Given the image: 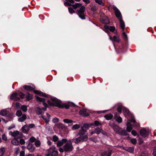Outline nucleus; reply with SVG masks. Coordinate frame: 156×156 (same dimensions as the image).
<instances>
[{
  "mask_svg": "<svg viewBox=\"0 0 156 156\" xmlns=\"http://www.w3.org/2000/svg\"><path fill=\"white\" fill-rule=\"evenodd\" d=\"M113 9L115 11V14L116 16L119 21L120 27L122 29V35L126 40H127L128 38L127 36L124 31L125 24L124 22L122 19V15L121 13L119 10L114 5L113 6Z\"/></svg>",
  "mask_w": 156,
  "mask_h": 156,
  "instance_id": "1",
  "label": "nucleus"
},
{
  "mask_svg": "<svg viewBox=\"0 0 156 156\" xmlns=\"http://www.w3.org/2000/svg\"><path fill=\"white\" fill-rule=\"evenodd\" d=\"M73 9H77V14L79 17L82 20L86 19V15L85 14V8L82 5V4L77 3L72 5Z\"/></svg>",
  "mask_w": 156,
  "mask_h": 156,
  "instance_id": "2",
  "label": "nucleus"
},
{
  "mask_svg": "<svg viewBox=\"0 0 156 156\" xmlns=\"http://www.w3.org/2000/svg\"><path fill=\"white\" fill-rule=\"evenodd\" d=\"M73 148L71 141L70 140L64 145L62 148H59V150L60 152H63L64 151L66 152H69L71 151Z\"/></svg>",
  "mask_w": 156,
  "mask_h": 156,
  "instance_id": "3",
  "label": "nucleus"
},
{
  "mask_svg": "<svg viewBox=\"0 0 156 156\" xmlns=\"http://www.w3.org/2000/svg\"><path fill=\"white\" fill-rule=\"evenodd\" d=\"M110 125L114 130L119 134L124 136H126L127 135V132L125 130H122L121 128L115 124L112 123Z\"/></svg>",
  "mask_w": 156,
  "mask_h": 156,
  "instance_id": "4",
  "label": "nucleus"
},
{
  "mask_svg": "<svg viewBox=\"0 0 156 156\" xmlns=\"http://www.w3.org/2000/svg\"><path fill=\"white\" fill-rule=\"evenodd\" d=\"M117 110V111L119 112L120 114L121 113L122 111V110L124 112V116L127 118H129V116H130L131 115L129 110L122 106H118Z\"/></svg>",
  "mask_w": 156,
  "mask_h": 156,
  "instance_id": "5",
  "label": "nucleus"
},
{
  "mask_svg": "<svg viewBox=\"0 0 156 156\" xmlns=\"http://www.w3.org/2000/svg\"><path fill=\"white\" fill-rule=\"evenodd\" d=\"M58 153L55 146L53 145L49 148L48 152L46 154L45 156H57Z\"/></svg>",
  "mask_w": 156,
  "mask_h": 156,
  "instance_id": "6",
  "label": "nucleus"
},
{
  "mask_svg": "<svg viewBox=\"0 0 156 156\" xmlns=\"http://www.w3.org/2000/svg\"><path fill=\"white\" fill-rule=\"evenodd\" d=\"M130 116L131 117L132 119L131 120H128L127 124H126V130L128 132H130L132 129V125L130 124L131 122H133L136 123L135 125L136 126H139V124L137 123H136V121L135 119L132 117V116L131 115Z\"/></svg>",
  "mask_w": 156,
  "mask_h": 156,
  "instance_id": "7",
  "label": "nucleus"
},
{
  "mask_svg": "<svg viewBox=\"0 0 156 156\" xmlns=\"http://www.w3.org/2000/svg\"><path fill=\"white\" fill-rule=\"evenodd\" d=\"M36 97L37 99V100L40 102H42L43 105L44 106V108H42V109L44 111H45L47 109V107L48 106V105L47 103L45 102H47L49 104H50L49 101L48 100L46 99V100L43 98H41L39 97L36 96Z\"/></svg>",
  "mask_w": 156,
  "mask_h": 156,
  "instance_id": "8",
  "label": "nucleus"
},
{
  "mask_svg": "<svg viewBox=\"0 0 156 156\" xmlns=\"http://www.w3.org/2000/svg\"><path fill=\"white\" fill-rule=\"evenodd\" d=\"M90 127V125L88 124H85L81 128V129L78 133V134L80 135H84L87 130Z\"/></svg>",
  "mask_w": 156,
  "mask_h": 156,
  "instance_id": "9",
  "label": "nucleus"
},
{
  "mask_svg": "<svg viewBox=\"0 0 156 156\" xmlns=\"http://www.w3.org/2000/svg\"><path fill=\"white\" fill-rule=\"evenodd\" d=\"M150 133V132L149 130H146L145 129H143L140 131V135L145 139L147 138Z\"/></svg>",
  "mask_w": 156,
  "mask_h": 156,
  "instance_id": "10",
  "label": "nucleus"
},
{
  "mask_svg": "<svg viewBox=\"0 0 156 156\" xmlns=\"http://www.w3.org/2000/svg\"><path fill=\"white\" fill-rule=\"evenodd\" d=\"M51 99L54 105L59 108L62 107L61 101L60 100L55 97H52Z\"/></svg>",
  "mask_w": 156,
  "mask_h": 156,
  "instance_id": "11",
  "label": "nucleus"
},
{
  "mask_svg": "<svg viewBox=\"0 0 156 156\" xmlns=\"http://www.w3.org/2000/svg\"><path fill=\"white\" fill-rule=\"evenodd\" d=\"M105 29V31L107 33H108V30H109L112 32H113L115 30V28L113 26H109L107 25L104 26Z\"/></svg>",
  "mask_w": 156,
  "mask_h": 156,
  "instance_id": "12",
  "label": "nucleus"
},
{
  "mask_svg": "<svg viewBox=\"0 0 156 156\" xmlns=\"http://www.w3.org/2000/svg\"><path fill=\"white\" fill-rule=\"evenodd\" d=\"M50 117L51 115L48 113H46V115H42L41 116V117L44 120L46 123H48L49 122Z\"/></svg>",
  "mask_w": 156,
  "mask_h": 156,
  "instance_id": "13",
  "label": "nucleus"
},
{
  "mask_svg": "<svg viewBox=\"0 0 156 156\" xmlns=\"http://www.w3.org/2000/svg\"><path fill=\"white\" fill-rule=\"evenodd\" d=\"M109 38L110 40L118 43L120 41L119 37L118 35L114 36L112 38L109 36Z\"/></svg>",
  "mask_w": 156,
  "mask_h": 156,
  "instance_id": "14",
  "label": "nucleus"
},
{
  "mask_svg": "<svg viewBox=\"0 0 156 156\" xmlns=\"http://www.w3.org/2000/svg\"><path fill=\"white\" fill-rule=\"evenodd\" d=\"M80 115L83 116L87 117L88 116L89 114L87 112V110L85 109H82L80 111Z\"/></svg>",
  "mask_w": 156,
  "mask_h": 156,
  "instance_id": "15",
  "label": "nucleus"
},
{
  "mask_svg": "<svg viewBox=\"0 0 156 156\" xmlns=\"http://www.w3.org/2000/svg\"><path fill=\"white\" fill-rule=\"evenodd\" d=\"M11 100L17 101L20 100V98L17 97V94L16 93H13L10 97Z\"/></svg>",
  "mask_w": 156,
  "mask_h": 156,
  "instance_id": "16",
  "label": "nucleus"
},
{
  "mask_svg": "<svg viewBox=\"0 0 156 156\" xmlns=\"http://www.w3.org/2000/svg\"><path fill=\"white\" fill-rule=\"evenodd\" d=\"M21 129L23 133H27L29 131L30 128L29 126L25 125L22 127Z\"/></svg>",
  "mask_w": 156,
  "mask_h": 156,
  "instance_id": "17",
  "label": "nucleus"
},
{
  "mask_svg": "<svg viewBox=\"0 0 156 156\" xmlns=\"http://www.w3.org/2000/svg\"><path fill=\"white\" fill-rule=\"evenodd\" d=\"M67 141L66 139H64L61 140H58L57 143V147H60L63 145V144Z\"/></svg>",
  "mask_w": 156,
  "mask_h": 156,
  "instance_id": "18",
  "label": "nucleus"
},
{
  "mask_svg": "<svg viewBox=\"0 0 156 156\" xmlns=\"http://www.w3.org/2000/svg\"><path fill=\"white\" fill-rule=\"evenodd\" d=\"M34 92L35 94H38L40 96H44L45 97H47V95L46 94L43 93V92H42L40 91L35 90L34 91Z\"/></svg>",
  "mask_w": 156,
  "mask_h": 156,
  "instance_id": "19",
  "label": "nucleus"
},
{
  "mask_svg": "<svg viewBox=\"0 0 156 156\" xmlns=\"http://www.w3.org/2000/svg\"><path fill=\"white\" fill-rule=\"evenodd\" d=\"M112 150H109L108 151H104L101 154L102 156H110L111 154Z\"/></svg>",
  "mask_w": 156,
  "mask_h": 156,
  "instance_id": "20",
  "label": "nucleus"
},
{
  "mask_svg": "<svg viewBox=\"0 0 156 156\" xmlns=\"http://www.w3.org/2000/svg\"><path fill=\"white\" fill-rule=\"evenodd\" d=\"M114 119L119 123H121L122 122V118L117 115L116 113L114 116Z\"/></svg>",
  "mask_w": 156,
  "mask_h": 156,
  "instance_id": "21",
  "label": "nucleus"
},
{
  "mask_svg": "<svg viewBox=\"0 0 156 156\" xmlns=\"http://www.w3.org/2000/svg\"><path fill=\"white\" fill-rule=\"evenodd\" d=\"M27 148L30 152H33L35 149V148L34 147H33L32 144H28L27 146Z\"/></svg>",
  "mask_w": 156,
  "mask_h": 156,
  "instance_id": "22",
  "label": "nucleus"
},
{
  "mask_svg": "<svg viewBox=\"0 0 156 156\" xmlns=\"http://www.w3.org/2000/svg\"><path fill=\"white\" fill-rule=\"evenodd\" d=\"M32 86H29V85H24L23 87L24 89H26L27 90H32L33 89H34L35 87H34L33 85H32Z\"/></svg>",
  "mask_w": 156,
  "mask_h": 156,
  "instance_id": "23",
  "label": "nucleus"
},
{
  "mask_svg": "<svg viewBox=\"0 0 156 156\" xmlns=\"http://www.w3.org/2000/svg\"><path fill=\"white\" fill-rule=\"evenodd\" d=\"M27 118L26 115L25 114H23L18 119V121L19 122H23Z\"/></svg>",
  "mask_w": 156,
  "mask_h": 156,
  "instance_id": "24",
  "label": "nucleus"
},
{
  "mask_svg": "<svg viewBox=\"0 0 156 156\" xmlns=\"http://www.w3.org/2000/svg\"><path fill=\"white\" fill-rule=\"evenodd\" d=\"M9 112L7 111L6 109H3L1 110L0 112V114L2 116H6L8 114Z\"/></svg>",
  "mask_w": 156,
  "mask_h": 156,
  "instance_id": "25",
  "label": "nucleus"
},
{
  "mask_svg": "<svg viewBox=\"0 0 156 156\" xmlns=\"http://www.w3.org/2000/svg\"><path fill=\"white\" fill-rule=\"evenodd\" d=\"M19 132L18 131H16L12 132H9V134L13 136H17L19 134Z\"/></svg>",
  "mask_w": 156,
  "mask_h": 156,
  "instance_id": "26",
  "label": "nucleus"
},
{
  "mask_svg": "<svg viewBox=\"0 0 156 156\" xmlns=\"http://www.w3.org/2000/svg\"><path fill=\"white\" fill-rule=\"evenodd\" d=\"M90 125V127L91 126H97L99 125H101V124L98 121H94V123H91L89 124Z\"/></svg>",
  "mask_w": 156,
  "mask_h": 156,
  "instance_id": "27",
  "label": "nucleus"
},
{
  "mask_svg": "<svg viewBox=\"0 0 156 156\" xmlns=\"http://www.w3.org/2000/svg\"><path fill=\"white\" fill-rule=\"evenodd\" d=\"M104 117L106 119L109 120L111 119L112 118L113 115L111 113H110L105 115Z\"/></svg>",
  "mask_w": 156,
  "mask_h": 156,
  "instance_id": "28",
  "label": "nucleus"
},
{
  "mask_svg": "<svg viewBox=\"0 0 156 156\" xmlns=\"http://www.w3.org/2000/svg\"><path fill=\"white\" fill-rule=\"evenodd\" d=\"M81 139V138L80 136L77 138H76L75 139H73L72 140L75 143H77L82 141Z\"/></svg>",
  "mask_w": 156,
  "mask_h": 156,
  "instance_id": "29",
  "label": "nucleus"
},
{
  "mask_svg": "<svg viewBox=\"0 0 156 156\" xmlns=\"http://www.w3.org/2000/svg\"><path fill=\"white\" fill-rule=\"evenodd\" d=\"M125 150L130 153H133L134 151V148L133 147H126Z\"/></svg>",
  "mask_w": 156,
  "mask_h": 156,
  "instance_id": "30",
  "label": "nucleus"
},
{
  "mask_svg": "<svg viewBox=\"0 0 156 156\" xmlns=\"http://www.w3.org/2000/svg\"><path fill=\"white\" fill-rule=\"evenodd\" d=\"M11 143L16 145H17L20 144L19 142L16 139H13L11 141Z\"/></svg>",
  "mask_w": 156,
  "mask_h": 156,
  "instance_id": "31",
  "label": "nucleus"
},
{
  "mask_svg": "<svg viewBox=\"0 0 156 156\" xmlns=\"http://www.w3.org/2000/svg\"><path fill=\"white\" fill-rule=\"evenodd\" d=\"M82 141H87L88 139V135H85L83 136H80Z\"/></svg>",
  "mask_w": 156,
  "mask_h": 156,
  "instance_id": "32",
  "label": "nucleus"
},
{
  "mask_svg": "<svg viewBox=\"0 0 156 156\" xmlns=\"http://www.w3.org/2000/svg\"><path fill=\"white\" fill-rule=\"evenodd\" d=\"M26 98L28 100H29L32 99V95L28 93L26 94Z\"/></svg>",
  "mask_w": 156,
  "mask_h": 156,
  "instance_id": "33",
  "label": "nucleus"
},
{
  "mask_svg": "<svg viewBox=\"0 0 156 156\" xmlns=\"http://www.w3.org/2000/svg\"><path fill=\"white\" fill-rule=\"evenodd\" d=\"M102 130V128L101 127L98 128L97 127L95 129V131L96 133L97 134H99L101 133V131Z\"/></svg>",
  "mask_w": 156,
  "mask_h": 156,
  "instance_id": "34",
  "label": "nucleus"
},
{
  "mask_svg": "<svg viewBox=\"0 0 156 156\" xmlns=\"http://www.w3.org/2000/svg\"><path fill=\"white\" fill-rule=\"evenodd\" d=\"M36 111L37 113L39 115L41 114L42 113L41 108L39 107L37 108Z\"/></svg>",
  "mask_w": 156,
  "mask_h": 156,
  "instance_id": "35",
  "label": "nucleus"
},
{
  "mask_svg": "<svg viewBox=\"0 0 156 156\" xmlns=\"http://www.w3.org/2000/svg\"><path fill=\"white\" fill-rule=\"evenodd\" d=\"M4 148L2 147L0 149V156H3L5 152Z\"/></svg>",
  "mask_w": 156,
  "mask_h": 156,
  "instance_id": "36",
  "label": "nucleus"
},
{
  "mask_svg": "<svg viewBox=\"0 0 156 156\" xmlns=\"http://www.w3.org/2000/svg\"><path fill=\"white\" fill-rule=\"evenodd\" d=\"M26 94H24L22 92H20L19 94V95L21 98H24L26 97Z\"/></svg>",
  "mask_w": 156,
  "mask_h": 156,
  "instance_id": "37",
  "label": "nucleus"
},
{
  "mask_svg": "<svg viewBox=\"0 0 156 156\" xmlns=\"http://www.w3.org/2000/svg\"><path fill=\"white\" fill-rule=\"evenodd\" d=\"M101 22L102 23H104L108 24L109 23L110 21L108 20V18L107 17L105 20H101Z\"/></svg>",
  "mask_w": 156,
  "mask_h": 156,
  "instance_id": "38",
  "label": "nucleus"
},
{
  "mask_svg": "<svg viewBox=\"0 0 156 156\" xmlns=\"http://www.w3.org/2000/svg\"><path fill=\"white\" fill-rule=\"evenodd\" d=\"M41 144L40 141L39 140H37L35 141V144L36 147H39Z\"/></svg>",
  "mask_w": 156,
  "mask_h": 156,
  "instance_id": "39",
  "label": "nucleus"
},
{
  "mask_svg": "<svg viewBox=\"0 0 156 156\" xmlns=\"http://www.w3.org/2000/svg\"><path fill=\"white\" fill-rule=\"evenodd\" d=\"M21 108L24 112H26L27 110V106L24 105H22Z\"/></svg>",
  "mask_w": 156,
  "mask_h": 156,
  "instance_id": "40",
  "label": "nucleus"
},
{
  "mask_svg": "<svg viewBox=\"0 0 156 156\" xmlns=\"http://www.w3.org/2000/svg\"><path fill=\"white\" fill-rule=\"evenodd\" d=\"M56 126L57 127L60 129H63L64 127V125L61 123H59L57 124Z\"/></svg>",
  "mask_w": 156,
  "mask_h": 156,
  "instance_id": "41",
  "label": "nucleus"
},
{
  "mask_svg": "<svg viewBox=\"0 0 156 156\" xmlns=\"http://www.w3.org/2000/svg\"><path fill=\"white\" fill-rule=\"evenodd\" d=\"M95 1L96 2L100 5H104V3H103L102 0H95Z\"/></svg>",
  "mask_w": 156,
  "mask_h": 156,
  "instance_id": "42",
  "label": "nucleus"
},
{
  "mask_svg": "<svg viewBox=\"0 0 156 156\" xmlns=\"http://www.w3.org/2000/svg\"><path fill=\"white\" fill-rule=\"evenodd\" d=\"M63 121L64 122L66 123H71L73 122V121L68 119H64Z\"/></svg>",
  "mask_w": 156,
  "mask_h": 156,
  "instance_id": "43",
  "label": "nucleus"
},
{
  "mask_svg": "<svg viewBox=\"0 0 156 156\" xmlns=\"http://www.w3.org/2000/svg\"><path fill=\"white\" fill-rule=\"evenodd\" d=\"M36 140V139L34 137L32 136L30 138L29 141L30 142L33 143Z\"/></svg>",
  "mask_w": 156,
  "mask_h": 156,
  "instance_id": "44",
  "label": "nucleus"
},
{
  "mask_svg": "<svg viewBox=\"0 0 156 156\" xmlns=\"http://www.w3.org/2000/svg\"><path fill=\"white\" fill-rule=\"evenodd\" d=\"M58 138L57 136H53L52 140L54 141L55 142H57V141H58Z\"/></svg>",
  "mask_w": 156,
  "mask_h": 156,
  "instance_id": "45",
  "label": "nucleus"
},
{
  "mask_svg": "<svg viewBox=\"0 0 156 156\" xmlns=\"http://www.w3.org/2000/svg\"><path fill=\"white\" fill-rule=\"evenodd\" d=\"M16 115L18 117H20L22 115V113L21 111L20 110L17 111L16 113Z\"/></svg>",
  "mask_w": 156,
  "mask_h": 156,
  "instance_id": "46",
  "label": "nucleus"
},
{
  "mask_svg": "<svg viewBox=\"0 0 156 156\" xmlns=\"http://www.w3.org/2000/svg\"><path fill=\"white\" fill-rule=\"evenodd\" d=\"M80 126L78 124H75L73 125L72 126V128L74 129H77L79 128Z\"/></svg>",
  "mask_w": 156,
  "mask_h": 156,
  "instance_id": "47",
  "label": "nucleus"
},
{
  "mask_svg": "<svg viewBox=\"0 0 156 156\" xmlns=\"http://www.w3.org/2000/svg\"><path fill=\"white\" fill-rule=\"evenodd\" d=\"M59 119L55 117L52 119V121L53 123H55L58 122L59 121Z\"/></svg>",
  "mask_w": 156,
  "mask_h": 156,
  "instance_id": "48",
  "label": "nucleus"
},
{
  "mask_svg": "<svg viewBox=\"0 0 156 156\" xmlns=\"http://www.w3.org/2000/svg\"><path fill=\"white\" fill-rule=\"evenodd\" d=\"M69 11L70 13L73 14L75 12L74 11L72 8L69 7L68 8Z\"/></svg>",
  "mask_w": 156,
  "mask_h": 156,
  "instance_id": "49",
  "label": "nucleus"
},
{
  "mask_svg": "<svg viewBox=\"0 0 156 156\" xmlns=\"http://www.w3.org/2000/svg\"><path fill=\"white\" fill-rule=\"evenodd\" d=\"M14 151H15V153L16 154H18L19 153V151H20L19 148L17 147V148H15L14 149Z\"/></svg>",
  "mask_w": 156,
  "mask_h": 156,
  "instance_id": "50",
  "label": "nucleus"
},
{
  "mask_svg": "<svg viewBox=\"0 0 156 156\" xmlns=\"http://www.w3.org/2000/svg\"><path fill=\"white\" fill-rule=\"evenodd\" d=\"M2 138L4 140L6 141L7 140V138L5 134H3L2 136Z\"/></svg>",
  "mask_w": 156,
  "mask_h": 156,
  "instance_id": "51",
  "label": "nucleus"
},
{
  "mask_svg": "<svg viewBox=\"0 0 156 156\" xmlns=\"http://www.w3.org/2000/svg\"><path fill=\"white\" fill-rule=\"evenodd\" d=\"M16 107L17 108H21V106L22 105L21 104L19 103H17L16 105Z\"/></svg>",
  "mask_w": 156,
  "mask_h": 156,
  "instance_id": "52",
  "label": "nucleus"
},
{
  "mask_svg": "<svg viewBox=\"0 0 156 156\" xmlns=\"http://www.w3.org/2000/svg\"><path fill=\"white\" fill-rule=\"evenodd\" d=\"M67 2H64V4L65 6H69L71 5V4L69 2L67 1Z\"/></svg>",
  "mask_w": 156,
  "mask_h": 156,
  "instance_id": "53",
  "label": "nucleus"
},
{
  "mask_svg": "<svg viewBox=\"0 0 156 156\" xmlns=\"http://www.w3.org/2000/svg\"><path fill=\"white\" fill-rule=\"evenodd\" d=\"M131 142L132 144H135L136 143V140L135 139H131Z\"/></svg>",
  "mask_w": 156,
  "mask_h": 156,
  "instance_id": "54",
  "label": "nucleus"
},
{
  "mask_svg": "<svg viewBox=\"0 0 156 156\" xmlns=\"http://www.w3.org/2000/svg\"><path fill=\"white\" fill-rule=\"evenodd\" d=\"M25 142L24 140L23 139H21L20 140V142H19L20 144H23L25 143Z\"/></svg>",
  "mask_w": 156,
  "mask_h": 156,
  "instance_id": "55",
  "label": "nucleus"
},
{
  "mask_svg": "<svg viewBox=\"0 0 156 156\" xmlns=\"http://www.w3.org/2000/svg\"><path fill=\"white\" fill-rule=\"evenodd\" d=\"M91 140L94 141V142H97L98 141V140L97 139V137H95L94 138H90Z\"/></svg>",
  "mask_w": 156,
  "mask_h": 156,
  "instance_id": "56",
  "label": "nucleus"
},
{
  "mask_svg": "<svg viewBox=\"0 0 156 156\" xmlns=\"http://www.w3.org/2000/svg\"><path fill=\"white\" fill-rule=\"evenodd\" d=\"M131 133L134 136H136L137 134V133L136 131L134 130H132Z\"/></svg>",
  "mask_w": 156,
  "mask_h": 156,
  "instance_id": "57",
  "label": "nucleus"
},
{
  "mask_svg": "<svg viewBox=\"0 0 156 156\" xmlns=\"http://www.w3.org/2000/svg\"><path fill=\"white\" fill-rule=\"evenodd\" d=\"M25 152L24 151H22L20 153V156H24Z\"/></svg>",
  "mask_w": 156,
  "mask_h": 156,
  "instance_id": "58",
  "label": "nucleus"
},
{
  "mask_svg": "<svg viewBox=\"0 0 156 156\" xmlns=\"http://www.w3.org/2000/svg\"><path fill=\"white\" fill-rule=\"evenodd\" d=\"M152 154L153 156H156V149L154 150Z\"/></svg>",
  "mask_w": 156,
  "mask_h": 156,
  "instance_id": "59",
  "label": "nucleus"
},
{
  "mask_svg": "<svg viewBox=\"0 0 156 156\" xmlns=\"http://www.w3.org/2000/svg\"><path fill=\"white\" fill-rule=\"evenodd\" d=\"M34 126L35 125L34 124H30L28 126H29V128L30 129V128H33Z\"/></svg>",
  "mask_w": 156,
  "mask_h": 156,
  "instance_id": "60",
  "label": "nucleus"
},
{
  "mask_svg": "<svg viewBox=\"0 0 156 156\" xmlns=\"http://www.w3.org/2000/svg\"><path fill=\"white\" fill-rule=\"evenodd\" d=\"M107 111V110H104L103 111H98L97 112L98 113L100 114V113H105V112H106Z\"/></svg>",
  "mask_w": 156,
  "mask_h": 156,
  "instance_id": "61",
  "label": "nucleus"
},
{
  "mask_svg": "<svg viewBox=\"0 0 156 156\" xmlns=\"http://www.w3.org/2000/svg\"><path fill=\"white\" fill-rule=\"evenodd\" d=\"M83 1L86 4H88L90 2L89 0H83Z\"/></svg>",
  "mask_w": 156,
  "mask_h": 156,
  "instance_id": "62",
  "label": "nucleus"
},
{
  "mask_svg": "<svg viewBox=\"0 0 156 156\" xmlns=\"http://www.w3.org/2000/svg\"><path fill=\"white\" fill-rule=\"evenodd\" d=\"M101 133L103 135H107V133L106 132L104 131L102 129V130L101 131Z\"/></svg>",
  "mask_w": 156,
  "mask_h": 156,
  "instance_id": "63",
  "label": "nucleus"
},
{
  "mask_svg": "<svg viewBox=\"0 0 156 156\" xmlns=\"http://www.w3.org/2000/svg\"><path fill=\"white\" fill-rule=\"evenodd\" d=\"M139 141L140 143H142L143 142V140L141 138H139Z\"/></svg>",
  "mask_w": 156,
  "mask_h": 156,
  "instance_id": "64",
  "label": "nucleus"
}]
</instances>
